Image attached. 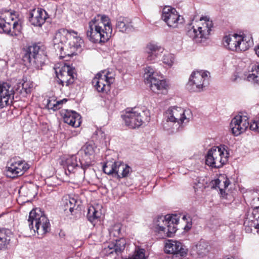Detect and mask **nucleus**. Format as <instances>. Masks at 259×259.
<instances>
[{
    "label": "nucleus",
    "mask_w": 259,
    "mask_h": 259,
    "mask_svg": "<svg viewBox=\"0 0 259 259\" xmlns=\"http://www.w3.org/2000/svg\"><path fill=\"white\" fill-rule=\"evenodd\" d=\"M63 119L65 123L75 127H78L81 123L80 115L73 111H67Z\"/></svg>",
    "instance_id": "nucleus-27"
},
{
    "label": "nucleus",
    "mask_w": 259,
    "mask_h": 259,
    "mask_svg": "<svg viewBox=\"0 0 259 259\" xmlns=\"http://www.w3.org/2000/svg\"><path fill=\"white\" fill-rule=\"evenodd\" d=\"M30 15L31 24L37 27H41L45 23L48 16L45 10L39 8L33 9Z\"/></svg>",
    "instance_id": "nucleus-23"
},
{
    "label": "nucleus",
    "mask_w": 259,
    "mask_h": 259,
    "mask_svg": "<svg viewBox=\"0 0 259 259\" xmlns=\"http://www.w3.org/2000/svg\"><path fill=\"white\" fill-rule=\"evenodd\" d=\"M247 79L249 81L259 84V64L252 65L251 70L247 76Z\"/></svg>",
    "instance_id": "nucleus-33"
},
{
    "label": "nucleus",
    "mask_w": 259,
    "mask_h": 259,
    "mask_svg": "<svg viewBox=\"0 0 259 259\" xmlns=\"http://www.w3.org/2000/svg\"><path fill=\"white\" fill-rule=\"evenodd\" d=\"M162 61L168 66H171L174 63V56L172 54L166 53L163 56Z\"/></svg>",
    "instance_id": "nucleus-39"
},
{
    "label": "nucleus",
    "mask_w": 259,
    "mask_h": 259,
    "mask_svg": "<svg viewBox=\"0 0 259 259\" xmlns=\"http://www.w3.org/2000/svg\"><path fill=\"white\" fill-rule=\"evenodd\" d=\"M112 28L109 18L98 14L89 22L87 35L94 43L107 41L111 37Z\"/></svg>",
    "instance_id": "nucleus-2"
},
{
    "label": "nucleus",
    "mask_w": 259,
    "mask_h": 259,
    "mask_svg": "<svg viewBox=\"0 0 259 259\" xmlns=\"http://www.w3.org/2000/svg\"><path fill=\"white\" fill-rule=\"evenodd\" d=\"M56 74L57 77V82L62 86L64 85V83L66 84V85H69L72 83L76 77L74 69L66 64L56 69Z\"/></svg>",
    "instance_id": "nucleus-17"
},
{
    "label": "nucleus",
    "mask_w": 259,
    "mask_h": 259,
    "mask_svg": "<svg viewBox=\"0 0 259 259\" xmlns=\"http://www.w3.org/2000/svg\"><path fill=\"white\" fill-rule=\"evenodd\" d=\"M212 26V22L208 18L201 17L188 31L187 34L196 42H202L208 38Z\"/></svg>",
    "instance_id": "nucleus-5"
},
{
    "label": "nucleus",
    "mask_w": 259,
    "mask_h": 259,
    "mask_svg": "<svg viewBox=\"0 0 259 259\" xmlns=\"http://www.w3.org/2000/svg\"><path fill=\"white\" fill-rule=\"evenodd\" d=\"M165 251L166 253L179 255L184 256L187 254L186 247L178 241L174 240H168L165 244Z\"/></svg>",
    "instance_id": "nucleus-20"
},
{
    "label": "nucleus",
    "mask_w": 259,
    "mask_h": 259,
    "mask_svg": "<svg viewBox=\"0 0 259 259\" xmlns=\"http://www.w3.org/2000/svg\"><path fill=\"white\" fill-rule=\"evenodd\" d=\"M67 100L66 99H64L61 100L56 101V107L58 108V109H60L61 107V106L65 103L67 102Z\"/></svg>",
    "instance_id": "nucleus-43"
},
{
    "label": "nucleus",
    "mask_w": 259,
    "mask_h": 259,
    "mask_svg": "<svg viewBox=\"0 0 259 259\" xmlns=\"http://www.w3.org/2000/svg\"><path fill=\"white\" fill-rule=\"evenodd\" d=\"M255 53L258 56H259V46L257 48L255 49Z\"/></svg>",
    "instance_id": "nucleus-45"
},
{
    "label": "nucleus",
    "mask_w": 259,
    "mask_h": 259,
    "mask_svg": "<svg viewBox=\"0 0 259 259\" xmlns=\"http://www.w3.org/2000/svg\"><path fill=\"white\" fill-rule=\"evenodd\" d=\"M209 73L205 71H194L187 83V87L192 92L202 90L208 84Z\"/></svg>",
    "instance_id": "nucleus-12"
},
{
    "label": "nucleus",
    "mask_w": 259,
    "mask_h": 259,
    "mask_svg": "<svg viewBox=\"0 0 259 259\" xmlns=\"http://www.w3.org/2000/svg\"><path fill=\"white\" fill-rule=\"evenodd\" d=\"M109 72H99L93 78L92 83L99 92H107L110 90V85L114 81V78L109 76Z\"/></svg>",
    "instance_id": "nucleus-15"
},
{
    "label": "nucleus",
    "mask_w": 259,
    "mask_h": 259,
    "mask_svg": "<svg viewBox=\"0 0 259 259\" xmlns=\"http://www.w3.org/2000/svg\"><path fill=\"white\" fill-rule=\"evenodd\" d=\"M54 48L59 51L60 57L75 55L80 50L83 40L77 36L75 31H69L65 29L59 30L55 34L53 39Z\"/></svg>",
    "instance_id": "nucleus-1"
},
{
    "label": "nucleus",
    "mask_w": 259,
    "mask_h": 259,
    "mask_svg": "<svg viewBox=\"0 0 259 259\" xmlns=\"http://www.w3.org/2000/svg\"><path fill=\"white\" fill-rule=\"evenodd\" d=\"M126 259H145V250L144 249L138 247L136 249L134 254Z\"/></svg>",
    "instance_id": "nucleus-38"
},
{
    "label": "nucleus",
    "mask_w": 259,
    "mask_h": 259,
    "mask_svg": "<svg viewBox=\"0 0 259 259\" xmlns=\"http://www.w3.org/2000/svg\"><path fill=\"white\" fill-rule=\"evenodd\" d=\"M101 213L100 211L97 210L94 206H90L88 208L87 218L89 221L93 222L100 217Z\"/></svg>",
    "instance_id": "nucleus-35"
},
{
    "label": "nucleus",
    "mask_w": 259,
    "mask_h": 259,
    "mask_svg": "<svg viewBox=\"0 0 259 259\" xmlns=\"http://www.w3.org/2000/svg\"><path fill=\"white\" fill-rule=\"evenodd\" d=\"M259 201V197L257 199H254L253 201L255 202V201Z\"/></svg>",
    "instance_id": "nucleus-46"
},
{
    "label": "nucleus",
    "mask_w": 259,
    "mask_h": 259,
    "mask_svg": "<svg viewBox=\"0 0 259 259\" xmlns=\"http://www.w3.org/2000/svg\"><path fill=\"white\" fill-rule=\"evenodd\" d=\"M192 119L190 110H184L178 107H170L165 113L163 127L166 130H171L172 132L179 131Z\"/></svg>",
    "instance_id": "nucleus-3"
},
{
    "label": "nucleus",
    "mask_w": 259,
    "mask_h": 259,
    "mask_svg": "<svg viewBox=\"0 0 259 259\" xmlns=\"http://www.w3.org/2000/svg\"><path fill=\"white\" fill-rule=\"evenodd\" d=\"M116 27L122 32L128 33L134 30L131 20L126 17H120L117 20Z\"/></svg>",
    "instance_id": "nucleus-28"
},
{
    "label": "nucleus",
    "mask_w": 259,
    "mask_h": 259,
    "mask_svg": "<svg viewBox=\"0 0 259 259\" xmlns=\"http://www.w3.org/2000/svg\"><path fill=\"white\" fill-rule=\"evenodd\" d=\"M147 84H149L151 90L156 94H166L167 93L168 85L164 80L153 77Z\"/></svg>",
    "instance_id": "nucleus-24"
},
{
    "label": "nucleus",
    "mask_w": 259,
    "mask_h": 259,
    "mask_svg": "<svg viewBox=\"0 0 259 259\" xmlns=\"http://www.w3.org/2000/svg\"><path fill=\"white\" fill-rule=\"evenodd\" d=\"M132 171V168L123 162L116 161L115 176L118 178L127 177Z\"/></svg>",
    "instance_id": "nucleus-29"
},
{
    "label": "nucleus",
    "mask_w": 259,
    "mask_h": 259,
    "mask_svg": "<svg viewBox=\"0 0 259 259\" xmlns=\"http://www.w3.org/2000/svg\"><path fill=\"white\" fill-rule=\"evenodd\" d=\"M126 244V240L123 238L105 243L103 246L102 253L105 256L116 258L124 250Z\"/></svg>",
    "instance_id": "nucleus-13"
},
{
    "label": "nucleus",
    "mask_w": 259,
    "mask_h": 259,
    "mask_svg": "<svg viewBox=\"0 0 259 259\" xmlns=\"http://www.w3.org/2000/svg\"><path fill=\"white\" fill-rule=\"evenodd\" d=\"M223 44L226 49L237 52L245 51L249 49L251 42L244 39L241 35L229 34L224 37Z\"/></svg>",
    "instance_id": "nucleus-11"
},
{
    "label": "nucleus",
    "mask_w": 259,
    "mask_h": 259,
    "mask_svg": "<svg viewBox=\"0 0 259 259\" xmlns=\"http://www.w3.org/2000/svg\"><path fill=\"white\" fill-rule=\"evenodd\" d=\"M229 154L224 146L213 147L205 156V163L212 167L220 168L228 161Z\"/></svg>",
    "instance_id": "nucleus-8"
},
{
    "label": "nucleus",
    "mask_w": 259,
    "mask_h": 259,
    "mask_svg": "<svg viewBox=\"0 0 259 259\" xmlns=\"http://www.w3.org/2000/svg\"><path fill=\"white\" fill-rule=\"evenodd\" d=\"M246 227L248 226L249 227H253L259 231V206H255L253 209L251 214L247 215V218L244 223Z\"/></svg>",
    "instance_id": "nucleus-25"
},
{
    "label": "nucleus",
    "mask_w": 259,
    "mask_h": 259,
    "mask_svg": "<svg viewBox=\"0 0 259 259\" xmlns=\"http://www.w3.org/2000/svg\"><path fill=\"white\" fill-rule=\"evenodd\" d=\"M76 203L77 201L75 199L70 197L65 198L63 200L62 209L67 215L72 214Z\"/></svg>",
    "instance_id": "nucleus-31"
},
{
    "label": "nucleus",
    "mask_w": 259,
    "mask_h": 259,
    "mask_svg": "<svg viewBox=\"0 0 259 259\" xmlns=\"http://www.w3.org/2000/svg\"><path fill=\"white\" fill-rule=\"evenodd\" d=\"M150 114L148 110H142L137 108L127 110L122 118L125 125L131 128H136L141 126L145 122H148Z\"/></svg>",
    "instance_id": "nucleus-7"
},
{
    "label": "nucleus",
    "mask_w": 259,
    "mask_h": 259,
    "mask_svg": "<svg viewBox=\"0 0 259 259\" xmlns=\"http://www.w3.org/2000/svg\"><path fill=\"white\" fill-rule=\"evenodd\" d=\"M29 168V165L24 160L13 158L7 167L6 175L15 178L23 175Z\"/></svg>",
    "instance_id": "nucleus-14"
},
{
    "label": "nucleus",
    "mask_w": 259,
    "mask_h": 259,
    "mask_svg": "<svg viewBox=\"0 0 259 259\" xmlns=\"http://www.w3.org/2000/svg\"><path fill=\"white\" fill-rule=\"evenodd\" d=\"M82 161L81 160L79 161L81 164V166H79L76 156H69L65 161L67 167L65 170L66 174L72 175V178H75L78 181L83 180L85 178H89L88 173L94 174V171L90 167H88L85 163L82 164Z\"/></svg>",
    "instance_id": "nucleus-4"
},
{
    "label": "nucleus",
    "mask_w": 259,
    "mask_h": 259,
    "mask_svg": "<svg viewBox=\"0 0 259 259\" xmlns=\"http://www.w3.org/2000/svg\"><path fill=\"white\" fill-rule=\"evenodd\" d=\"M97 147L92 142H87L80 149L79 153L81 155V160L88 167H90L91 160L94 158Z\"/></svg>",
    "instance_id": "nucleus-21"
},
{
    "label": "nucleus",
    "mask_w": 259,
    "mask_h": 259,
    "mask_svg": "<svg viewBox=\"0 0 259 259\" xmlns=\"http://www.w3.org/2000/svg\"><path fill=\"white\" fill-rule=\"evenodd\" d=\"M144 74V80L146 83L150 82L153 77H155V72L153 68L148 66L145 68Z\"/></svg>",
    "instance_id": "nucleus-37"
},
{
    "label": "nucleus",
    "mask_w": 259,
    "mask_h": 259,
    "mask_svg": "<svg viewBox=\"0 0 259 259\" xmlns=\"http://www.w3.org/2000/svg\"><path fill=\"white\" fill-rule=\"evenodd\" d=\"M11 232L6 229H0V249L7 247L11 240Z\"/></svg>",
    "instance_id": "nucleus-32"
},
{
    "label": "nucleus",
    "mask_w": 259,
    "mask_h": 259,
    "mask_svg": "<svg viewBox=\"0 0 259 259\" xmlns=\"http://www.w3.org/2000/svg\"><path fill=\"white\" fill-rule=\"evenodd\" d=\"M46 58L47 56L44 52L36 45H33L26 48L23 56L24 62L29 63L37 69H41Z\"/></svg>",
    "instance_id": "nucleus-10"
},
{
    "label": "nucleus",
    "mask_w": 259,
    "mask_h": 259,
    "mask_svg": "<svg viewBox=\"0 0 259 259\" xmlns=\"http://www.w3.org/2000/svg\"><path fill=\"white\" fill-rule=\"evenodd\" d=\"M249 127L251 130L256 131L259 132V119L251 123Z\"/></svg>",
    "instance_id": "nucleus-42"
},
{
    "label": "nucleus",
    "mask_w": 259,
    "mask_h": 259,
    "mask_svg": "<svg viewBox=\"0 0 259 259\" xmlns=\"http://www.w3.org/2000/svg\"><path fill=\"white\" fill-rule=\"evenodd\" d=\"M14 94V89L11 84L0 81V109L7 106L12 103Z\"/></svg>",
    "instance_id": "nucleus-18"
},
{
    "label": "nucleus",
    "mask_w": 259,
    "mask_h": 259,
    "mask_svg": "<svg viewBox=\"0 0 259 259\" xmlns=\"http://www.w3.org/2000/svg\"><path fill=\"white\" fill-rule=\"evenodd\" d=\"M162 19L169 27L177 28L183 23V18L177 10L170 6H165L163 8Z\"/></svg>",
    "instance_id": "nucleus-16"
},
{
    "label": "nucleus",
    "mask_w": 259,
    "mask_h": 259,
    "mask_svg": "<svg viewBox=\"0 0 259 259\" xmlns=\"http://www.w3.org/2000/svg\"><path fill=\"white\" fill-rule=\"evenodd\" d=\"M248 118L246 116L237 115L230 123L232 133L236 136L244 132L249 127Z\"/></svg>",
    "instance_id": "nucleus-19"
},
{
    "label": "nucleus",
    "mask_w": 259,
    "mask_h": 259,
    "mask_svg": "<svg viewBox=\"0 0 259 259\" xmlns=\"http://www.w3.org/2000/svg\"><path fill=\"white\" fill-rule=\"evenodd\" d=\"M194 249L200 257H203L208 254L210 249V246L208 242L201 240L196 244Z\"/></svg>",
    "instance_id": "nucleus-30"
},
{
    "label": "nucleus",
    "mask_w": 259,
    "mask_h": 259,
    "mask_svg": "<svg viewBox=\"0 0 259 259\" xmlns=\"http://www.w3.org/2000/svg\"><path fill=\"white\" fill-rule=\"evenodd\" d=\"M116 162L108 161L103 167L104 172L108 175H115Z\"/></svg>",
    "instance_id": "nucleus-36"
},
{
    "label": "nucleus",
    "mask_w": 259,
    "mask_h": 259,
    "mask_svg": "<svg viewBox=\"0 0 259 259\" xmlns=\"http://www.w3.org/2000/svg\"><path fill=\"white\" fill-rule=\"evenodd\" d=\"M230 184V181L227 178L222 177L215 181V185L216 187L219 188L222 194L224 192V189L228 187Z\"/></svg>",
    "instance_id": "nucleus-34"
},
{
    "label": "nucleus",
    "mask_w": 259,
    "mask_h": 259,
    "mask_svg": "<svg viewBox=\"0 0 259 259\" xmlns=\"http://www.w3.org/2000/svg\"><path fill=\"white\" fill-rule=\"evenodd\" d=\"M46 107L49 110L56 111L58 110V108L56 105V99L54 97H51L48 99L46 101Z\"/></svg>",
    "instance_id": "nucleus-40"
},
{
    "label": "nucleus",
    "mask_w": 259,
    "mask_h": 259,
    "mask_svg": "<svg viewBox=\"0 0 259 259\" xmlns=\"http://www.w3.org/2000/svg\"><path fill=\"white\" fill-rule=\"evenodd\" d=\"M120 228L121 225L119 224L114 225L110 231L111 234H112L114 236H118L120 234Z\"/></svg>",
    "instance_id": "nucleus-41"
},
{
    "label": "nucleus",
    "mask_w": 259,
    "mask_h": 259,
    "mask_svg": "<svg viewBox=\"0 0 259 259\" xmlns=\"http://www.w3.org/2000/svg\"><path fill=\"white\" fill-rule=\"evenodd\" d=\"M11 22H7L4 19H0V28L4 32L11 35H18L21 31V25L17 21H14V18H11Z\"/></svg>",
    "instance_id": "nucleus-22"
},
{
    "label": "nucleus",
    "mask_w": 259,
    "mask_h": 259,
    "mask_svg": "<svg viewBox=\"0 0 259 259\" xmlns=\"http://www.w3.org/2000/svg\"><path fill=\"white\" fill-rule=\"evenodd\" d=\"M29 228L36 232L38 235H43L49 231L50 222L40 209H32L29 213L28 219Z\"/></svg>",
    "instance_id": "nucleus-6"
},
{
    "label": "nucleus",
    "mask_w": 259,
    "mask_h": 259,
    "mask_svg": "<svg viewBox=\"0 0 259 259\" xmlns=\"http://www.w3.org/2000/svg\"><path fill=\"white\" fill-rule=\"evenodd\" d=\"M179 221L177 215H166L157 218L155 224L156 231L167 237H171L176 232V225Z\"/></svg>",
    "instance_id": "nucleus-9"
},
{
    "label": "nucleus",
    "mask_w": 259,
    "mask_h": 259,
    "mask_svg": "<svg viewBox=\"0 0 259 259\" xmlns=\"http://www.w3.org/2000/svg\"><path fill=\"white\" fill-rule=\"evenodd\" d=\"M145 50L147 60L152 61L158 57L163 49L156 44L149 43L145 47Z\"/></svg>",
    "instance_id": "nucleus-26"
},
{
    "label": "nucleus",
    "mask_w": 259,
    "mask_h": 259,
    "mask_svg": "<svg viewBox=\"0 0 259 259\" xmlns=\"http://www.w3.org/2000/svg\"><path fill=\"white\" fill-rule=\"evenodd\" d=\"M22 89L26 93H28L30 92V88L28 87V82H24L22 84Z\"/></svg>",
    "instance_id": "nucleus-44"
}]
</instances>
